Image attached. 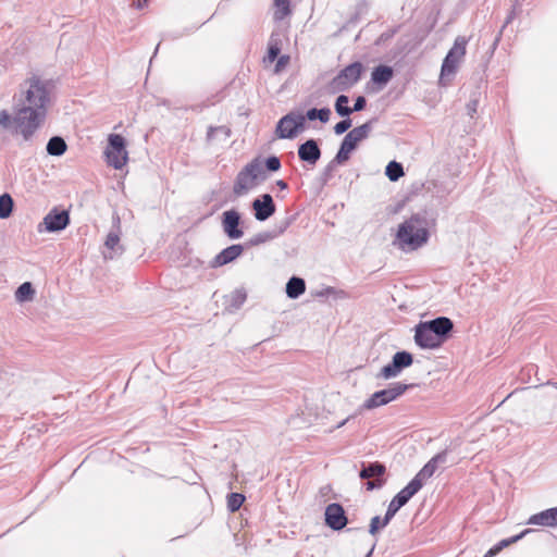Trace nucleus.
Wrapping results in <instances>:
<instances>
[{"mask_svg":"<svg viewBox=\"0 0 557 557\" xmlns=\"http://www.w3.org/2000/svg\"><path fill=\"white\" fill-rule=\"evenodd\" d=\"M268 177L263 164L259 158H255L247 163L236 175L233 193L237 197L246 195L250 189L258 185L259 181H265Z\"/></svg>","mask_w":557,"mask_h":557,"instance_id":"nucleus-4","label":"nucleus"},{"mask_svg":"<svg viewBox=\"0 0 557 557\" xmlns=\"http://www.w3.org/2000/svg\"><path fill=\"white\" fill-rule=\"evenodd\" d=\"M70 224V214L66 210H59L53 208L39 224L38 231L41 232V225H45V231L54 233L64 230Z\"/></svg>","mask_w":557,"mask_h":557,"instance_id":"nucleus-16","label":"nucleus"},{"mask_svg":"<svg viewBox=\"0 0 557 557\" xmlns=\"http://www.w3.org/2000/svg\"><path fill=\"white\" fill-rule=\"evenodd\" d=\"M104 153L109 165L116 170L122 169L128 160L125 138L119 134H110Z\"/></svg>","mask_w":557,"mask_h":557,"instance_id":"nucleus-8","label":"nucleus"},{"mask_svg":"<svg viewBox=\"0 0 557 557\" xmlns=\"http://www.w3.org/2000/svg\"><path fill=\"white\" fill-rule=\"evenodd\" d=\"M414 384H405L403 382H394L387 388L373 393L360 407L361 410H373L375 408L385 406L400 396L408 389L412 388Z\"/></svg>","mask_w":557,"mask_h":557,"instance_id":"nucleus-6","label":"nucleus"},{"mask_svg":"<svg viewBox=\"0 0 557 557\" xmlns=\"http://www.w3.org/2000/svg\"><path fill=\"white\" fill-rule=\"evenodd\" d=\"M35 289L30 282L21 284L15 292V299L18 302H26L34 298Z\"/></svg>","mask_w":557,"mask_h":557,"instance_id":"nucleus-27","label":"nucleus"},{"mask_svg":"<svg viewBox=\"0 0 557 557\" xmlns=\"http://www.w3.org/2000/svg\"><path fill=\"white\" fill-rule=\"evenodd\" d=\"M244 251V247L239 244L231 245L220 251L211 261V268L225 265L237 259Z\"/></svg>","mask_w":557,"mask_h":557,"instance_id":"nucleus-20","label":"nucleus"},{"mask_svg":"<svg viewBox=\"0 0 557 557\" xmlns=\"http://www.w3.org/2000/svg\"><path fill=\"white\" fill-rule=\"evenodd\" d=\"M373 549H374V545H373V546H372V548L369 550V553L367 554V556H366V557H370V556H371V554H372V552H373Z\"/></svg>","mask_w":557,"mask_h":557,"instance_id":"nucleus-52","label":"nucleus"},{"mask_svg":"<svg viewBox=\"0 0 557 557\" xmlns=\"http://www.w3.org/2000/svg\"><path fill=\"white\" fill-rule=\"evenodd\" d=\"M230 306L238 309L246 300V293L243 289H236L231 294Z\"/></svg>","mask_w":557,"mask_h":557,"instance_id":"nucleus-34","label":"nucleus"},{"mask_svg":"<svg viewBox=\"0 0 557 557\" xmlns=\"http://www.w3.org/2000/svg\"><path fill=\"white\" fill-rule=\"evenodd\" d=\"M251 208L255 212V218L258 221H265L271 218L276 210L273 198L270 194H263L260 197L256 198Z\"/></svg>","mask_w":557,"mask_h":557,"instance_id":"nucleus-18","label":"nucleus"},{"mask_svg":"<svg viewBox=\"0 0 557 557\" xmlns=\"http://www.w3.org/2000/svg\"><path fill=\"white\" fill-rule=\"evenodd\" d=\"M289 62V55H281L277 58V62L275 64V72L278 73L283 67H285Z\"/></svg>","mask_w":557,"mask_h":557,"instance_id":"nucleus-40","label":"nucleus"},{"mask_svg":"<svg viewBox=\"0 0 557 557\" xmlns=\"http://www.w3.org/2000/svg\"><path fill=\"white\" fill-rule=\"evenodd\" d=\"M50 84L38 76H32L13 97V114L0 111V126L20 135L24 141H32L45 123L50 102Z\"/></svg>","mask_w":557,"mask_h":557,"instance_id":"nucleus-1","label":"nucleus"},{"mask_svg":"<svg viewBox=\"0 0 557 557\" xmlns=\"http://www.w3.org/2000/svg\"><path fill=\"white\" fill-rule=\"evenodd\" d=\"M349 98L346 95H339L335 101V111L342 117H348L352 110L348 107Z\"/></svg>","mask_w":557,"mask_h":557,"instance_id":"nucleus-29","label":"nucleus"},{"mask_svg":"<svg viewBox=\"0 0 557 557\" xmlns=\"http://www.w3.org/2000/svg\"><path fill=\"white\" fill-rule=\"evenodd\" d=\"M13 210V199L9 194L0 196V219H7Z\"/></svg>","mask_w":557,"mask_h":557,"instance_id":"nucleus-31","label":"nucleus"},{"mask_svg":"<svg viewBox=\"0 0 557 557\" xmlns=\"http://www.w3.org/2000/svg\"><path fill=\"white\" fill-rule=\"evenodd\" d=\"M531 530L530 529H527L524 531H522L521 533L515 535V536H511L509 539H505V540H502L500 542H498V544L500 545L502 548H505L518 541H520L521 539H523L525 536V534L530 533Z\"/></svg>","mask_w":557,"mask_h":557,"instance_id":"nucleus-36","label":"nucleus"},{"mask_svg":"<svg viewBox=\"0 0 557 557\" xmlns=\"http://www.w3.org/2000/svg\"><path fill=\"white\" fill-rule=\"evenodd\" d=\"M274 4L277 9L275 12V17L277 20H282L290 13L289 0H274Z\"/></svg>","mask_w":557,"mask_h":557,"instance_id":"nucleus-33","label":"nucleus"},{"mask_svg":"<svg viewBox=\"0 0 557 557\" xmlns=\"http://www.w3.org/2000/svg\"><path fill=\"white\" fill-rule=\"evenodd\" d=\"M245 500V496L239 493H231L227 496V508L230 511H237Z\"/></svg>","mask_w":557,"mask_h":557,"instance_id":"nucleus-32","label":"nucleus"},{"mask_svg":"<svg viewBox=\"0 0 557 557\" xmlns=\"http://www.w3.org/2000/svg\"><path fill=\"white\" fill-rule=\"evenodd\" d=\"M383 519H381L379 516H375L371 519L370 527H369V533L371 535H375L381 527Z\"/></svg>","mask_w":557,"mask_h":557,"instance_id":"nucleus-38","label":"nucleus"},{"mask_svg":"<svg viewBox=\"0 0 557 557\" xmlns=\"http://www.w3.org/2000/svg\"><path fill=\"white\" fill-rule=\"evenodd\" d=\"M493 548L497 554L503 549L498 543Z\"/></svg>","mask_w":557,"mask_h":557,"instance_id":"nucleus-51","label":"nucleus"},{"mask_svg":"<svg viewBox=\"0 0 557 557\" xmlns=\"http://www.w3.org/2000/svg\"><path fill=\"white\" fill-rule=\"evenodd\" d=\"M355 416H349L348 418H346L345 420H343L342 422H339L337 425H336V429H339L342 426H344L351 418H354Z\"/></svg>","mask_w":557,"mask_h":557,"instance_id":"nucleus-47","label":"nucleus"},{"mask_svg":"<svg viewBox=\"0 0 557 557\" xmlns=\"http://www.w3.org/2000/svg\"><path fill=\"white\" fill-rule=\"evenodd\" d=\"M386 468L383 463L375 461L370 463H362V468L359 472V476L361 479H371L376 478L380 479L384 475Z\"/></svg>","mask_w":557,"mask_h":557,"instance_id":"nucleus-22","label":"nucleus"},{"mask_svg":"<svg viewBox=\"0 0 557 557\" xmlns=\"http://www.w3.org/2000/svg\"><path fill=\"white\" fill-rule=\"evenodd\" d=\"M496 555H497V553H496V552L494 550V548L492 547V548H490V549L486 552V554L484 555V557H494V556H496Z\"/></svg>","mask_w":557,"mask_h":557,"instance_id":"nucleus-48","label":"nucleus"},{"mask_svg":"<svg viewBox=\"0 0 557 557\" xmlns=\"http://www.w3.org/2000/svg\"><path fill=\"white\" fill-rule=\"evenodd\" d=\"M513 15H515V13H513V11H511V12L509 13V15L507 16V18H506V22H505V25H504V26H506L507 24H509V23L512 21Z\"/></svg>","mask_w":557,"mask_h":557,"instance_id":"nucleus-49","label":"nucleus"},{"mask_svg":"<svg viewBox=\"0 0 557 557\" xmlns=\"http://www.w3.org/2000/svg\"><path fill=\"white\" fill-rule=\"evenodd\" d=\"M46 149L48 154L60 157L66 151L67 145L62 137L53 136L49 139Z\"/></svg>","mask_w":557,"mask_h":557,"instance_id":"nucleus-26","label":"nucleus"},{"mask_svg":"<svg viewBox=\"0 0 557 557\" xmlns=\"http://www.w3.org/2000/svg\"><path fill=\"white\" fill-rule=\"evenodd\" d=\"M263 168L264 171L267 170L269 172H277L281 169L280 158L276 156H271L267 158Z\"/></svg>","mask_w":557,"mask_h":557,"instance_id":"nucleus-35","label":"nucleus"},{"mask_svg":"<svg viewBox=\"0 0 557 557\" xmlns=\"http://www.w3.org/2000/svg\"><path fill=\"white\" fill-rule=\"evenodd\" d=\"M412 362L413 356L410 352L406 350L397 351L393 356L392 361L380 370L376 377L383 380L397 377L403 370L410 367Z\"/></svg>","mask_w":557,"mask_h":557,"instance_id":"nucleus-9","label":"nucleus"},{"mask_svg":"<svg viewBox=\"0 0 557 557\" xmlns=\"http://www.w3.org/2000/svg\"><path fill=\"white\" fill-rule=\"evenodd\" d=\"M478 106H479V102L476 99H471L468 103H467V111H468V114L473 117L474 114L476 113V110H478Z\"/></svg>","mask_w":557,"mask_h":557,"instance_id":"nucleus-41","label":"nucleus"},{"mask_svg":"<svg viewBox=\"0 0 557 557\" xmlns=\"http://www.w3.org/2000/svg\"><path fill=\"white\" fill-rule=\"evenodd\" d=\"M362 64L354 62L342 70L332 81L331 85L335 90H347L355 85L361 76Z\"/></svg>","mask_w":557,"mask_h":557,"instance_id":"nucleus-11","label":"nucleus"},{"mask_svg":"<svg viewBox=\"0 0 557 557\" xmlns=\"http://www.w3.org/2000/svg\"><path fill=\"white\" fill-rule=\"evenodd\" d=\"M375 121V119H372L348 132L341 144L334 161L339 164L346 162L349 159L350 153L357 148L358 144L368 138Z\"/></svg>","mask_w":557,"mask_h":557,"instance_id":"nucleus-5","label":"nucleus"},{"mask_svg":"<svg viewBox=\"0 0 557 557\" xmlns=\"http://www.w3.org/2000/svg\"><path fill=\"white\" fill-rule=\"evenodd\" d=\"M394 75V71L388 65H379L373 69L371 79L374 84L385 86Z\"/></svg>","mask_w":557,"mask_h":557,"instance_id":"nucleus-24","label":"nucleus"},{"mask_svg":"<svg viewBox=\"0 0 557 557\" xmlns=\"http://www.w3.org/2000/svg\"><path fill=\"white\" fill-rule=\"evenodd\" d=\"M334 163H337L336 161H334V159L329 163V165L326 166L325 171L326 172H332L333 171V166H334Z\"/></svg>","mask_w":557,"mask_h":557,"instance_id":"nucleus-50","label":"nucleus"},{"mask_svg":"<svg viewBox=\"0 0 557 557\" xmlns=\"http://www.w3.org/2000/svg\"><path fill=\"white\" fill-rule=\"evenodd\" d=\"M221 129H222V127L210 126L207 132V139L212 140L215 132L221 131Z\"/></svg>","mask_w":557,"mask_h":557,"instance_id":"nucleus-45","label":"nucleus"},{"mask_svg":"<svg viewBox=\"0 0 557 557\" xmlns=\"http://www.w3.org/2000/svg\"><path fill=\"white\" fill-rule=\"evenodd\" d=\"M276 185L283 190V189H286L288 186H287V183L284 182L283 180H280L276 182Z\"/></svg>","mask_w":557,"mask_h":557,"instance_id":"nucleus-46","label":"nucleus"},{"mask_svg":"<svg viewBox=\"0 0 557 557\" xmlns=\"http://www.w3.org/2000/svg\"><path fill=\"white\" fill-rule=\"evenodd\" d=\"M527 523L543 527H557V507L532 515Z\"/></svg>","mask_w":557,"mask_h":557,"instance_id":"nucleus-21","label":"nucleus"},{"mask_svg":"<svg viewBox=\"0 0 557 557\" xmlns=\"http://www.w3.org/2000/svg\"><path fill=\"white\" fill-rule=\"evenodd\" d=\"M454 329L453 321L447 317H438L420 322L414 327V342L420 348H437Z\"/></svg>","mask_w":557,"mask_h":557,"instance_id":"nucleus-2","label":"nucleus"},{"mask_svg":"<svg viewBox=\"0 0 557 557\" xmlns=\"http://www.w3.org/2000/svg\"><path fill=\"white\" fill-rule=\"evenodd\" d=\"M385 174L392 182L398 181L401 176H404V168L400 163L396 161H391L385 169Z\"/></svg>","mask_w":557,"mask_h":557,"instance_id":"nucleus-30","label":"nucleus"},{"mask_svg":"<svg viewBox=\"0 0 557 557\" xmlns=\"http://www.w3.org/2000/svg\"><path fill=\"white\" fill-rule=\"evenodd\" d=\"M429 222L425 214L416 213L403 222L397 231L396 238L403 250H416L429 240Z\"/></svg>","mask_w":557,"mask_h":557,"instance_id":"nucleus-3","label":"nucleus"},{"mask_svg":"<svg viewBox=\"0 0 557 557\" xmlns=\"http://www.w3.org/2000/svg\"><path fill=\"white\" fill-rule=\"evenodd\" d=\"M305 126V116L290 112L284 115L276 125V136L281 139L294 138Z\"/></svg>","mask_w":557,"mask_h":557,"instance_id":"nucleus-10","label":"nucleus"},{"mask_svg":"<svg viewBox=\"0 0 557 557\" xmlns=\"http://www.w3.org/2000/svg\"><path fill=\"white\" fill-rule=\"evenodd\" d=\"M467 45L468 39L465 36H458L455 39L453 47L443 61L440 81L453 77L456 74L460 62L466 55Z\"/></svg>","mask_w":557,"mask_h":557,"instance_id":"nucleus-7","label":"nucleus"},{"mask_svg":"<svg viewBox=\"0 0 557 557\" xmlns=\"http://www.w3.org/2000/svg\"><path fill=\"white\" fill-rule=\"evenodd\" d=\"M450 77H446L444 81H441V83H443V85H446V79H449Z\"/></svg>","mask_w":557,"mask_h":557,"instance_id":"nucleus-53","label":"nucleus"},{"mask_svg":"<svg viewBox=\"0 0 557 557\" xmlns=\"http://www.w3.org/2000/svg\"><path fill=\"white\" fill-rule=\"evenodd\" d=\"M319 111H320V114H318V119L322 123H326L330 119L331 110L329 108H322V109H319Z\"/></svg>","mask_w":557,"mask_h":557,"instance_id":"nucleus-43","label":"nucleus"},{"mask_svg":"<svg viewBox=\"0 0 557 557\" xmlns=\"http://www.w3.org/2000/svg\"><path fill=\"white\" fill-rule=\"evenodd\" d=\"M384 484V480L382 479H376V480H373V481H368L367 482V490L368 491H372V490H375V488H381Z\"/></svg>","mask_w":557,"mask_h":557,"instance_id":"nucleus-42","label":"nucleus"},{"mask_svg":"<svg viewBox=\"0 0 557 557\" xmlns=\"http://www.w3.org/2000/svg\"><path fill=\"white\" fill-rule=\"evenodd\" d=\"M350 126L351 120L347 117L336 123V125L334 126V132L336 135H342L345 132H347L350 128Z\"/></svg>","mask_w":557,"mask_h":557,"instance_id":"nucleus-37","label":"nucleus"},{"mask_svg":"<svg viewBox=\"0 0 557 557\" xmlns=\"http://www.w3.org/2000/svg\"><path fill=\"white\" fill-rule=\"evenodd\" d=\"M321 149L315 139H308L298 147V157L309 165H315L321 158Z\"/></svg>","mask_w":557,"mask_h":557,"instance_id":"nucleus-19","label":"nucleus"},{"mask_svg":"<svg viewBox=\"0 0 557 557\" xmlns=\"http://www.w3.org/2000/svg\"><path fill=\"white\" fill-rule=\"evenodd\" d=\"M281 52V39L278 35L272 34L268 44L267 59L269 62L275 61Z\"/></svg>","mask_w":557,"mask_h":557,"instance_id":"nucleus-28","label":"nucleus"},{"mask_svg":"<svg viewBox=\"0 0 557 557\" xmlns=\"http://www.w3.org/2000/svg\"><path fill=\"white\" fill-rule=\"evenodd\" d=\"M318 114H320L319 109L312 108V109L308 110L306 115H304V116H305V120L308 119L310 121H314L318 119Z\"/></svg>","mask_w":557,"mask_h":557,"instance_id":"nucleus-44","label":"nucleus"},{"mask_svg":"<svg viewBox=\"0 0 557 557\" xmlns=\"http://www.w3.org/2000/svg\"><path fill=\"white\" fill-rule=\"evenodd\" d=\"M113 226L112 230L108 233L107 238L104 240L106 250L102 251L104 259H113L116 256L122 255L124 251L123 246L120 244L121 238V220L117 214H113L112 216Z\"/></svg>","mask_w":557,"mask_h":557,"instance_id":"nucleus-12","label":"nucleus"},{"mask_svg":"<svg viewBox=\"0 0 557 557\" xmlns=\"http://www.w3.org/2000/svg\"><path fill=\"white\" fill-rule=\"evenodd\" d=\"M325 524L334 531L344 529L348 522L343 506L338 503H332L325 508Z\"/></svg>","mask_w":557,"mask_h":557,"instance_id":"nucleus-17","label":"nucleus"},{"mask_svg":"<svg viewBox=\"0 0 557 557\" xmlns=\"http://www.w3.org/2000/svg\"><path fill=\"white\" fill-rule=\"evenodd\" d=\"M447 453L448 449H444L443 451L435 455L431 458L423 468L414 475V478L409 482L410 484H417L416 490L419 492L424 482L430 479L436 471L440 465H444L447 461Z\"/></svg>","mask_w":557,"mask_h":557,"instance_id":"nucleus-14","label":"nucleus"},{"mask_svg":"<svg viewBox=\"0 0 557 557\" xmlns=\"http://www.w3.org/2000/svg\"><path fill=\"white\" fill-rule=\"evenodd\" d=\"M553 385L557 388V383H554Z\"/></svg>","mask_w":557,"mask_h":557,"instance_id":"nucleus-55","label":"nucleus"},{"mask_svg":"<svg viewBox=\"0 0 557 557\" xmlns=\"http://www.w3.org/2000/svg\"><path fill=\"white\" fill-rule=\"evenodd\" d=\"M289 225V222L286 221L284 223V225L282 227H280V231L277 233H272V232H261V233H258V234H255L248 242V245L249 246H258V245H261V244H264L267 242H270L272 240L273 238H275L277 235L284 233V231L288 227Z\"/></svg>","mask_w":557,"mask_h":557,"instance_id":"nucleus-25","label":"nucleus"},{"mask_svg":"<svg viewBox=\"0 0 557 557\" xmlns=\"http://www.w3.org/2000/svg\"><path fill=\"white\" fill-rule=\"evenodd\" d=\"M286 295L290 299H297L306 290V282L304 278L298 276H292L286 283Z\"/></svg>","mask_w":557,"mask_h":557,"instance_id":"nucleus-23","label":"nucleus"},{"mask_svg":"<svg viewBox=\"0 0 557 557\" xmlns=\"http://www.w3.org/2000/svg\"><path fill=\"white\" fill-rule=\"evenodd\" d=\"M367 106V100L363 96H359L356 98L355 100V103H354V107L350 108V110H352V112H359V111H362Z\"/></svg>","mask_w":557,"mask_h":557,"instance_id":"nucleus-39","label":"nucleus"},{"mask_svg":"<svg viewBox=\"0 0 557 557\" xmlns=\"http://www.w3.org/2000/svg\"><path fill=\"white\" fill-rule=\"evenodd\" d=\"M158 50H159V45L156 47L154 54L158 52Z\"/></svg>","mask_w":557,"mask_h":557,"instance_id":"nucleus-54","label":"nucleus"},{"mask_svg":"<svg viewBox=\"0 0 557 557\" xmlns=\"http://www.w3.org/2000/svg\"><path fill=\"white\" fill-rule=\"evenodd\" d=\"M240 224L242 215L237 210L231 209L222 213V230L230 239H239L244 236V231L240 227Z\"/></svg>","mask_w":557,"mask_h":557,"instance_id":"nucleus-15","label":"nucleus"},{"mask_svg":"<svg viewBox=\"0 0 557 557\" xmlns=\"http://www.w3.org/2000/svg\"><path fill=\"white\" fill-rule=\"evenodd\" d=\"M417 484H410L408 483L401 491H399L394 498L391 500L387 510L385 512V516L383 518L381 527H386L389 521L393 519V517L396 515V512L404 507L411 497H413L418 491L416 490Z\"/></svg>","mask_w":557,"mask_h":557,"instance_id":"nucleus-13","label":"nucleus"}]
</instances>
